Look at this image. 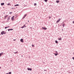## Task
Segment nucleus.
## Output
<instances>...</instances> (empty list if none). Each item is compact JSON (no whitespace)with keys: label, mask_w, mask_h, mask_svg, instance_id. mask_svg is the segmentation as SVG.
I'll list each match as a JSON object with an SVG mask.
<instances>
[{"label":"nucleus","mask_w":74,"mask_h":74,"mask_svg":"<svg viewBox=\"0 0 74 74\" xmlns=\"http://www.w3.org/2000/svg\"><path fill=\"white\" fill-rule=\"evenodd\" d=\"M6 33H7L5 32V31H2L1 32V34H2V35L4 34H5Z\"/></svg>","instance_id":"1"},{"label":"nucleus","mask_w":74,"mask_h":74,"mask_svg":"<svg viewBox=\"0 0 74 74\" xmlns=\"http://www.w3.org/2000/svg\"><path fill=\"white\" fill-rule=\"evenodd\" d=\"M27 69L28 71H32V68H27Z\"/></svg>","instance_id":"2"},{"label":"nucleus","mask_w":74,"mask_h":74,"mask_svg":"<svg viewBox=\"0 0 74 74\" xmlns=\"http://www.w3.org/2000/svg\"><path fill=\"white\" fill-rule=\"evenodd\" d=\"M3 54H4V53L3 52H1L0 53V58L1 56L3 55Z\"/></svg>","instance_id":"3"},{"label":"nucleus","mask_w":74,"mask_h":74,"mask_svg":"<svg viewBox=\"0 0 74 74\" xmlns=\"http://www.w3.org/2000/svg\"><path fill=\"white\" fill-rule=\"evenodd\" d=\"M26 16H27V14L24 15V16H23V17L22 18L23 19H24L25 18V17H26Z\"/></svg>","instance_id":"4"},{"label":"nucleus","mask_w":74,"mask_h":74,"mask_svg":"<svg viewBox=\"0 0 74 74\" xmlns=\"http://www.w3.org/2000/svg\"><path fill=\"white\" fill-rule=\"evenodd\" d=\"M9 20H10V16H9L8 18V19L7 21H8V22H8Z\"/></svg>","instance_id":"5"},{"label":"nucleus","mask_w":74,"mask_h":74,"mask_svg":"<svg viewBox=\"0 0 74 74\" xmlns=\"http://www.w3.org/2000/svg\"><path fill=\"white\" fill-rule=\"evenodd\" d=\"M20 41L21 42H23V38L21 39L20 40Z\"/></svg>","instance_id":"6"},{"label":"nucleus","mask_w":74,"mask_h":74,"mask_svg":"<svg viewBox=\"0 0 74 74\" xmlns=\"http://www.w3.org/2000/svg\"><path fill=\"white\" fill-rule=\"evenodd\" d=\"M11 20H12V21H13V20H14V16H13L11 18Z\"/></svg>","instance_id":"7"},{"label":"nucleus","mask_w":74,"mask_h":74,"mask_svg":"<svg viewBox=\"0 0 74 74\" xmlns=\"http://www.w3.org/2000/svg\"><path fill=\"white\" fill-rule=\"evenodd\" d=\"M42 29H43V30H47V28H45V27H42Z\"/></svg>","instance_id":"8"},{"label":"nucleus","mask_w":74,"mask_h":74,"mask_svg":"<svg viewBox=\"0 0 74 74\" xmlns=\"http://www.w3.org/2000/svg\"><path fill=\"white\" fill-rule=\"evenodd\" d=\"M14 29H8V32H9V31L10 30L11 31V30H13Z\"/></svg>","instance_id":"9"},{"label":"nucleus","mask_w":74,"mask_h":74,"mask_svg":"<svg viewBox=\"0 0 74 74\" xmlns=\"http://www.w3.org/2000/svg\"><path fill=\"white\" fill-rule=\"evenodd\" d=\"M58 40H59V41L60 40L61 41L62 40V38H58Z\"/></svg>","instance_id":"10"},{"label":"nucleus","mask_w":74,"mask_h":74,"mask_svg":"<svg viewBox=\"0 0 74 74\" xmlns=\"http://www.w3.org/2000/svg\"><path fill=\"white\" fill-rule=\"evenodd\" d=\"M60 21V18H59L58 20L56 22V23H58Z\"/></svg>","instance_id":"11"},{"label":"nucleus","mask_w":74,"mask_h":74,"mask_svg":"<svg viewBox=\"0 0 74 74\" xmlns=\"http://www.w3.org/2000/svg\"><path fill=\"white\" fill-rule=\"evenodd\" d=\"M4 5V3H1V5Z\"/></svg>","instance_id":"12"},{"label":"nucleus","mask_w":74,"mask_h":74,"mask_svg":"<svg viewBox=\"0 0 74 74\" xmlns=\"http://www.w3.org/2000/svg\"><path fill=\"white\" fill-rule=\"evenodd\" d=\"M8 16V15H6L4 17L5 19H6V18H7V17Z\"/></svg>","instance_id":"13"},{"label":"nucleus","mask_w":74,"mask_h":74,"mask_svg":"<svg viewBox=\"0 0 74 74\" xmlns=\"http://www.w3.org/2000/svg\"><path fill=\"white\" fill-rule=\"evenodd\" d=\"M54 55H55V56H57V55H58V53H54Z\"/></svg>","instance_id":"14"},{"label":"nucleus","mask_w":74,"mask_h":74,"mask_svg":"<svg viewBox=\"0 0 74 74\" xmlns=\"http://www.w3.org/2000/svg\"><path fill=\"white\" fill-rule=\"evenodd\" d=\"M55 42L56 44H58L59 42H58V41L57 40H56L55 41Z\"/></svg>","instance_id":"15"},{"label":"nucleus","mask_w":74,"mask_h":74,"mask_svg":"<svg viewBox=\"0 0 74 74\" xmlns=\"http://www.w3.org/2000/svg\"><path fill=\"white\" fill-rule=\"evenodd\" d=\"M14 53L15 54H16V53H18V51H17L15 52H14Z\"/></svg>","instance_id":"16"},{"label":"nucleus","mask_w":74,"mask_h":74,"mask_svg":"<svg viewBox=\"0 0 74 74\" xmlns=\"http://www.w3.org/2000/svg\"><path fill=\"white\" fill-rule=\"evenodd\" d=\"M65 23H63L62 25V26L63 27H64V26H65Z\"/></svg>","instance_id":"17"},{"label":"nucleus","mask_w":74,"mask_h":74,"mask_svg":"<svg viewBox=\"0 0 74 74\" xmlns=\"http://www.w3.org/2000/svg\"><path fill=\"white\" fill-rule=\"evenodd\" d=\"M15 7H16V6H19V5L18 4H16L14 5Z\"/></svg>","instance_id":"18"},{"label":"nucleus","mask_w":74,"mask_h":74,"mask_svg":"<svg viewBox=\"0 0 74 74\" xmlns=\"http://www.w3.org/2000/svg\"><path fill=\"white\" fill-rule=\"evenodd\" d=\"M8 27H10V26L5 27V29H6L7 28H8Z\"/></svg>","instance_id":"19"},{"label":"nucleus","mask_w":74,"mask_h":74,"mask_svg":"<svg viewBox=\"0 0 74 74\" xmlns=\"http://www.w3.org/2000/svg\"><path fill=\"white\" fill-rule=\"evenodd\" d=\"M56 3H59V1H56Z\"/></svg>","instance_id":"20"},{"label":"nucleus","mask_w":74,"mask_h":74,"mask_svg":"<svg viewBox=\"0 0 74 74\" xmlns=\"http://www.w3.org/2000/svg\"><path fill=\"white\" fill-rule=\"evenodd\" d=\"M8 5H11V4L10 3H9L8 4H7Z\"/></svg>","instance_id":"21"},{"label":"nucleus","mask_w":74,"mask_h":74,"mask_svg":"<svg viewBox=\"0 0 74 74\" xmlns=\"http://www.w3.org/2000/svg\"><path fill=\"white\" fill-rule=\"evenodd\" d=\"M26 25H24L23 26L24 27H26V26H25Z\"/></svg>","instance_id":"22"},{"label":"nucleus","mask_w":74,"mask_h":74,"mask_svg":"<svg viewBox=\"0 0 74 74\" xmlns=\"http://www.w3.org/2000/svg\"><path fill=\"white\" fill-rule=\"evenodd\" d=\"M12 73L11 72H9V73H8V74H11V73Z\"/></svg>","instance_id":"23"},{"label":"nucleus","mask_w":74,"mask_h":74,"mask_svg":"<svg viewBox=\"0 0 74 74\" xmlns=\"http://www.w3.org/2000/svg\"><path fill=\"white\" fill-rule=\"evenodd\" d=\"M44 1L45 2H47V1H48V0H44Z\"/></svg>","instance_id":"24"},{"label":"nucleus","mask_w":74,"mask_h":74,"mask_svg":"<svg viewBox=\"0 0 74 74\" xmlns=\"http://www.w3.org/2000/svg\"><path fill=\"white\" fill-rule=\"evenodd\" d=\"M32 47H34V45H32Z\"/></svg>","instance_id":"25"},{"label":"nucleus","mask_w":74,"mask_h":74,"mask_svg":"<svg viewBox=\"0 0 74 74\" xmlns=\"http://www.w3.org/2000/svg\"><path fill=\"white\" fill-rule=\"evenodd\" d=\"M37 5V4L36 3H34V5L35 6Z\"/></svg>","instance_id":"26"},{"label":"nucleus","mask_w":74,"mask_h":74,"mask_svg":"<svg viewBox=\"0 0 74 74\" xmlns=\"http://www.w3.org/2000/svg\"><path fill=\"white\" fill-rule=\"evenodd\" d=\"M12 12H9V14H12Z\"/></svg>","instance_id":"27"},{"label":"nucleus","mask_w":74,"mask_h":74,"mask_svg":"<svg viewBox=\"0 0 74 74\" xmlns=\"http://www.w3.org/2000/svg\"><path fill=\"white\" fill-rule=\"evenodd\" d=\"M24 26H22V27H21V28H24Z\"/></svg>","instance_id":"28"},{"label":"nucleus","mask_w":74,"mask_h":74,"mask_svg":"<svg viewBox=\"0 0 74 74\" xmlns=\"http://www.w3.org/2000/svg\"><path fill=\"white\" fill-rule=\"evenodd\" d=\"M55 52H56V53H58V51H55Z\"/></svg>","instance_id":"29"},{"label":"nucleus","mask_w":74,"mask_h":74,"mask_svg":"<svg viewBox=\"0 0 74 74\" xmlns=\"http://www.w3.org/2000/svg\"><path fill=\"white\" fill-rule=\"evenodd\" d=\"M72 59H73V60H74V57H72Z\"/></svg>","instance_id":"30"},{"label":"nucleus","mask_w":74,"mask_h":74,"mask_svg":"<svg viewBox=\"0 0 74 74\" xmlns=\"http://www.w3.org/2000/svg\"><path fill=\"white\" fill-rule=\"evenodd\" d=\"M51 17H50V16H49V19H51Z\"/></svg>","instance_id":"31"},{"label":"nucleus","mask_w":74,"mask_h":74,"mask_svg":"<svg viewBox=\"0 0 74 74\" xmlns=\"http://www.w3.org/2000/svg\"><path fill=\"white\" fill-rule=\"evenodd\" d=\"M13 41H16V39H14Z\"/></svg>","instance_id":"32"},{"label":"nucleus","mask_w":74,"mask_h":74,"mask_svg":"<svg viewBox=\"0 0 74 74\" xmlns=\"http://www.w3.org/2000/svg\"><path fill=\"white\" fill-rule=\"evenodd\" d=\"M64 23V22L63 21V22H62V24H63V23Z\"/></svg>","instance_id":"33"},{"label":"nucleus","mask_w":74,"mask_h":74,"mask_svg":"<svg viewBox=\"0 0 74 74\" xmlns=\"http://www.w3.org/2000/svg\"><path fill=\"white\" fill-rule=\"evenodd\" d=\"M73 23L74 24V21H73Z\"/></svg>","instance_id":"34"},{"label":"nucleus","mask_w":74,"mask_h":74,"mask_svg":"<svg viewBox=\"0 0 74 74\" xmlns=\"http://www.w3.org/2000/svg\"><path fill=\"white\" fill-rule=\"evenodd\" d=\"M44 71H46L47 70H44Z\"/></svg>","instance_id":"35"},{"label":"nucleus","mask_w":74,"mask_h":74,"mask_svg":"<svg viewBox=\"0 0 74 74\" xmlns=\"http://www.w3.org/2000/svg\"><path fill=\"white\" fill-rule=\"evenodd\" d=\"M10 61H11V62H12V60H11Z\"/></svg>","instance_id":"36"},{"label":"nucleus","mask_w":74,"mask_h":74,"mask_svg":"<svg viewBox=\"0 0 74 74\" xmlns=\"http://www.w3.org/2000/svg\"><path fill=\"white\" fill-rule=\"evenodd\" d=\"M28 22H29V21H28Z\"/></svg>","instance_id":"37"},{"label":"nucleus","mask_w":74,"mask_h":74,"mask_svg":"<svg viewBox=\"0 0 74 74\" xmlns=\"http://www.w3.org/2000/svg\"><path fill=\"white\" fill-rule=\"evenodd\" d=\"M1 69V67L0 66V69Z\"/></svg>","instance_id":"38"},{"label":"nucleus","mask_w":74,"mask_h":74,"mask_svg":"<svg viewBox=\"0 0 74 74\" xmlns=\"http://www.w3.org/2000/svg\"><path fill=\"white\" fill-rule=\"evenodd\" d=\"M5 74H8V73H5Z\"/></svg>","instance_id":"39"},{"label":"nucleus","mask_w":74,"mask_h":74,"mask_svg":"<svg viewBox=\"0 0 74 74\" xmlns=\"http://www.w3.org/2000/svg\"><path fill=\"white\" fill-rule=\"evenodd\" d=\"M12 8L13 9H14V8Z\"/></svg>","instance_id":"40"},{"label":"nucleus","mask_w":74,"mask_h":74,"mask_svg":"<svg viewBox=\"0 0 74 74\" xmlns=\"http://www.w3.org/2000/svg\"><path fill=\"white\" fill-rule=\"evenodd\" d=\"M62 30H63V29H62Z\"/></svg>","instance_id":"41"},{"label":"nucleus","mask_w":74,"mask_h":74,"mask_svg":"<svg viewBox=\"0 0 74 74\" xmlns=\"http://www.w3.org/2000/svg\"><path fill=\"white\" fill-rule=\"evenodd\" d=\"M73 54H74V53H73Z\"/></svg>","instance_id":"42"}]
</instances>
